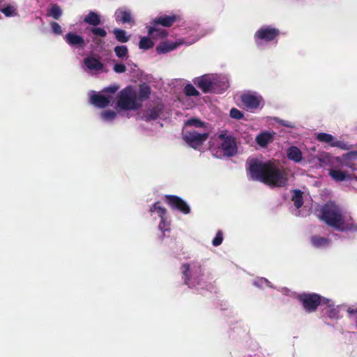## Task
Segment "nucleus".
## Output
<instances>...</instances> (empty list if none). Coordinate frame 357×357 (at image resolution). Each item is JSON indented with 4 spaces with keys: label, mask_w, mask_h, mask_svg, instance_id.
Here are the masks:
<instances>
[{
    "label": "nucleus",
    "mask_w": 357,
    "mask_h": 357,
    "mask_svg": "<svg viewBox=\"0 0 357 357\" xmlns=\"http://www.w3.org/2000/svg\"><path fill=\"white\" fill-rule=\"evenodd\" d=\"M248 176L250 179L261 181L271 186L282 187L288 181L287 173L280 169L271 161L259 158H250L246 163Z\"/></svg>",
    "instance_id": "nucleus-1"
},
{
    "label": "nucleus",
    "mask_w": 357,
    "mask_h": 357,
    "mask_svg": "<svg viewBox=\"0 0 357 357\" xmlns=\"http://www.w3.org/2000/svg\"><path fill=\"white\" fill-rule=\"evenodd\" d=\"M320 218L328 226L342 231H357V224L349 215L344 214L334 204H326L321 207Z\"/></svg>",
    "instance_id": "nucleus-2"
},
{
    "label": "nucleus",
    "mask_w": 357,
    "mask_h": 357,
    "mask_svg": "<svg viewBox=\"0 0 357 357\" xmlns=\"http://www.w3.org/2000/svg\"><path fill=\"white\" fill-rule=\"evenodd\" d=\"M193 126L196 128H204V131L200 132L195 130H185L183 133L185 142L193 149H199L208 139L210 128L197 119H191L185 123V128Z\"/></svg>",
    "instance_id": "nucleus-3"
},
{
    "label": "nucleus",
    "mask_w": 357,
    "mask_h": 357,
    "mask_svg": "<svg viewBox=\"0 0 357 357\" xmlns=\"http://www.w3.org/2000/svg\"><path fill=\"white\" fill-rule=\"evenodd\" d=\"M183 279L190 288L203 287L208 276L204 275L201 265L197 262H190L181 266Z\"/></svg>",
    "instance_id": "nucleus-4"
},
{
    "label": "nucleus",
    "mask_w": 357,
    "mask_h": 357,
    "mask_svg": "<svg viewBox=\"0 0 357 357\" xmlns=\"http://www.w3.org/2000/svg\"><path fill=\"white\" fill-rule=\"evenodd\" d=\"M118 89L116 86H111L104 89L101 92L92 91L89 93L90 102L100 108H104L113 104Z\"/></svg>",
    "instance_id": "nucleus-5"
},
{
    "label": "nucleus",
    "mask_w": 357,
    "mask_h": 357,
    "mask_svg": "<svg viewBox=\"0 0 357 357\" xmlns=\"http://www.w3.org/2000/svg\"><path fill=\"white\" fill-rule=\"evenodd\" d=\"M139 106L137 100L136 90L132 86H128L119 94L117 107L123 110H135Z\"/></svg>",
    "instance_id": "nucleus-6"
},
{
    "label": "nucleus",
    "mask_w": 357,
    "mask_h": 357,
    "mask_svg": "<svg viewBox=\"0 0 357 357\" xmlns=\"http://www.w3.org/2000/svg\"><path fill=\"white\" fill-rule=\"evenodd\" d=\"M151 216L154 219L160 218L158 229L165 236V232H169L171 222L168 217L166 208L160 202L154 203L149 208Z\"/></svg>",
    "instance_id": "nucleus-7"
},
{
    "label": "nucleus",
    "mask_w": 357,
    "mask_h": 357,
    "mask_svg": "<svg viewBox=\"0 0 357 357\" xmlns=\"http://www.w3.org/2000/svg\"><path fill=\"white\" fill-rule=\"evenodd\" d=\"M218 142L224 155L234 156L238 152L235 139L227 132H222L218 136Z\"/></svg>",
    "instance_id": "nucleus-8"
},
{
    "label": "nucleus",
    "mask_w": 357,
    "mask_h": 357,
    "mask_svg": "<svg viewBox=\"0 0 357 357\" xmlns=\"http://www.w3.org/2000/svg\"><path fill=\"white\" fill-rule=\"evenodd\" d=\"M303 308L308 312L314 311L319 305H328L331 306V300L322 298L316 294H303L299 296Z\"/></svg>",
    "instance_id": "nucleus-9"
},
{
    "label": "nucleus",
    "mask_w": 357,
    "mask_h": 357,
    "mask_svg": "<svg viewBox=\"0 0 357 357\" xmlns=\"http://www.w3.org/2000/svg\"><path fill=\"white\" fill-rule=\"evenodd\" d=\"M278 29L271 26H263L255 34V40L259 47H262L264 43L273 40L278 36Z\"/></svg>",
    "instance_id": "nucleus-10"
},
{
    "label": "nucleus",
    "mask_w": 357,
    "mask_h": 357,
    "mask_svg": "<svg viewBox=\"0 0 357 357\" xmlns=\"http://www.w3.org/2000/svg\"><path fill=\"white\" fill-rule=\"evenodd\" d=\"M215 78L214 74H205L204 75L195 77L192 82L196 85L203 93H213V81Z\"/></svg>",
    "instance_id": "nucleus-11"
},
{
    "label": "nucleus",
    "mask_w": 357,
    "mask_h": 357,
    "mask_svg": "<svg viewBox=\"0 0 357 357\" xmlns=\"http://www.w3.org/2000/svg\"><path fill=\"white\" fill-rule=\"evenodd\" d=\"M243 105L250 110L261 107L264 105L262 97L255 92H248L241 96Z\"/></svg>",
    "instance_id": "nucleus-12"
},
{
    "label": "nucleus",
    "mask_w": 357,
    "mask_h": 357,
    "mask_svg": "<svg viewBox=\"0 0 357 357\" xmlns=\"http://www.w3.org/2000/svg\"><path fill=\"white\" fill-rule=\"evenodd\" d=\"M84 70L85 72L96 75L106 72L104 65L97 59L93 56H88L84 60Z\"/></svg>",
    "instance_id": "nucleus-13"
},
{
    "label": "nucleus",
    "mask_w": 357,
    "mask_h": 357,
    "mask_svg": "<svg viewBox=\"0 0 357 357\" xmlns=\"http://www.w3.org/2000/svg\"><path fill=\"white\" fill-rule=\"evenodd\" d=\"M10 18L18 16V8L15 3L10 0H0V15ZM2 17V16H1Z\"/></svg>",
    "instance_id": "nucleus-14"
},
{
    "label": "nucleus",
    "mask_w": 357,
    "mask_h": 357,
    "mask_svg": "<svg viewBox=\"0 0 357 357\" xmlns=\"http://www.w3.org/2000/svg\"><path fill=\"white\" fill-rule=\"evenodd\" d=\"M197 40V38L190 40H179L176 42H163L157 46L156 51L158 54H165L171 51H173L181 45H191L195 43Z\"/></svg>",
    "instance_id": "nucleus-15"
},
{
    "label": "nucleus",
    "mask_w": 357,
    "mask_h": 357,
    "mask_svg": "<svg viewBox=\"0 0 357 357\" xmlns=\"http://www.w3.org/2000/svg\"><path fill=\"white\" fill-rule=\"evenodd\" d=\"M317 138L319 141L327 143L333 147H338L342 150H349L350 149L346 142L335 139L330 134L319 133Z\"/></svg>",
    "instance_id": "nucleus-16"
},
{
    "label": "nucleus",
    "mask_w": 357,
    "mask_h": 357,
    "mask_svg": "<svg viewBox=\"0 0 357 357\" xmlns=\"http://www.w3.org/2000/svg\"><path fill=\"white\" fill-rule=\"evenodd\" d=\"M165 199L168 204L174 209L178 210L184 214H188L190 211V206L183 200L176 196L167 195Z\"/></svg>",
    "instance_id": "nucleus-17"
},
{
    "label": "nucleus",
    "mask_w": 357,
    "mask_h": 357,
    "mask_svg": "<svg viewBox=\"0 0 357 357\" xmlns=\"http://www.w3.org/2000/svg\"><path fill=\"white\" fill-rule=\"evenodd\" d=\"M215 78L213 81V93H221L229 87V79L227 75L214 74Z\"/></svg>",
    "instance_id": "nucleus-18"
},
{
    "label": "nucleus",
    "mask_w": 357,
    "mask_h": 357,
    "mask_svg": "<svg viewBox=\"0 0 357 357\" xmlns=\"http://www.w3.org/2000/svg\"><path fill=\"white\" fill-rule=\"evenodd\" d=\"M64 39L69 45L73 47L83 48L85 45L83 37L75 33H67Z\"/></svg>",
    "instance_id": "nucleus-19"
},
{
    "label": "nucleus",
    "mask_w": 357,
    "mask_h": 357,
    "mask_svg": "<svg viewBox=\"0 0 357 357\" xmlns=\"http://www.w3.org/2000/svg\"><path fill=\"white\" fill-rule=\"evenodd\" d=\"M114 17L116 22L133 24L134 21L130 10L126 8H119L116 10Z\"/></svg>",
    "instance_id": "nucleus-20"
},
{
    "label": "nucleus",
    "mask_w": 357,
    "mask_h": 357,
    "mask_svg": "<svg viewBox=\"0 0 357 357\" xmlns=\"http://www.w3.org/2000/svg\"><path fill=\"white\" fill-rule=\"evenodd\" d=\"M148 33L151 37L157 40L164 38L167 36V31L154 22L152 26L148 27Z\"/></svg>",
    "instance_id": "nucleus-21"
},
{
    "label": "nucleus",
    "mask_w": 357,
    "mask_h": 357,
    "mask_svg": "<svg viewBox=\"0 0 357 357\" xmlns=\"http://www.w3.org/2000/svg\"><path fill=\"white\" fill-rule=\"evenodd\" d=\"M274 132H262L256 137V142L257 144L262 147H266L268 144L271 143L274 139Z\"/></svg>",
    "instance_id": "nucleus-22"
},
{
    "label": "nucleus",
    "mask_w": 357,
    "mask_h": 357,
    "mask_svg": "<svg viewBox=\"0 0 357 357\" xmlns=\"http://www.w3.org/2000/svg\"><path fill=\"white\" fill-rule=\"evenodd\" d=\"M287 156L289 160L299 163L303 160V153L296 146H292L287 149Z\"/></svg>",
    "instance_id": "nucleus-23"
},
{
    "label": "nucleus",
    "mask_w": 357,
    "mask_h": 357,
    "mask_svg": "<svg viewBox=\"0 0 357 357\" xmlns=\"http://www.w3.org/2000/svg\"><path fill=\"white\" fill-rule=\"evenodd\" d=\"M329 175L335 181H343L346 180H350L353 178L347 172L336 169H330Z\"/></svg>",
    "instance_id": "nucleus-24"
},
{
    "label": "nucleus",
    "mask_w": 357,
    "mask_h": 357,
    "mask_svg": "<svg viewBox=\"0 0 357 357\" xmlns=\"http://www.w3.org/2000/svg\"><path fill=\"white\" fill-rule=\"evenodd\" d=\"M162 109V105H158L154 108L147 109L142 118L146 121L154 120L160 116Z\"/></svg>",
    "instance_id": "nucleus-25"
},
{
    "label": "nucleus",
    "mask_w": 357,
    "mask_h": 357,
    "mask_svg": "<svg viewBox=\"0 0 357 357\" xmlns=\"http://www.w3.org/2000/svg\"><path fill=\"white\" fill-rule=\"evenodd\" d=\"M84 21L91 25L97 26L100 24V15L93 11H90L84 18Z\"/></svg>",
    "instance_id": "nucleus-26"
},
{
    "label": "nucleus",
    "mask_w": 357,
    "mask_h": 357,
    "mask_svg": "<svg viewBox=\"0 0 357 357\" xmlns=\"http://www.w3.org/2000/svg\"><path fill=\"white\" fill-rule=\"evenodd\" d=\"M175 15L163 16L154 20V22L162 26H170L176 21Z\"/></svg>",
    "instance_id": "nucleus-27"
},
{
    "label": "nucleus",
    "mask_w": 357,
    "mask_h": 357,
    "mask_svg": "<svg viewBox=\"0 0 357 357\" xmlns=\"http://www.w3.org/2000/svg\"><path fill=\"white\" fill-rule=\"evenodd\" d=\"M330 304H331V306H329L328 305H326V306L330 307V309L328 311V315L329 318H331L332 319H340L342 317L340 314L341 307L339 305L335 306L333 304V302L331 300Z\"/></svg>",
    "instance_id": "nucleus-28"
},
{
    "label": "nucleus",
    "mask_w": 357,
    "mask_h": 357,
    "mask_svg": "<svg viewBox=\"0 0 357 357\" xmlns=\"http://www.w3.org/2000/svg\"><path fill=\"white\" fill-rule=\"evenodd\" d=\"M116 56L121 60L126 61L128 58V50L126 45H118L114 47Z\"/></svg>",
    "instance_id": "nucleus-29"
},
{
    "label": "nucleus",
    "mask_w": 357,
    "mask_h": 357,
    "mask_svg": "<svg viewBox=\"0 0 357 357\" xmlns=\"http://www.w3.org/2000/svg\"><path fill=\"white\" fill-rule=\"evenodd\" d=\"M113 33L116 39L120 43H126L130 39V36L127 35L124 30L120 29H114Z\"/></svg>",
    "instance_id": "nucleus-30"
},
{
    "label": "nucleus",
    "mask_w": 357,
    "mask_h": 357,
    "mask_svg": "<svg viewBox=\"0 0 357 357\" xmlns=\"http://www.w3.org/2000/svg\"><path fill=\"white\" fill-rule=\"evenodd\" d=\"M311 241L312 245L318 248H325L329 245V241L322 237L313 236Z\"/></svg>",
    "instance_id": "nucleus-31"
},
{
    "label": "nucleus",
    "mask_w": 357,
    "mask_h": 357,
    "mask_svg": "<svg viewBox=\"0 0 357 357\" xmlns=\"http://www.w3.org/2000/svg\"><path fill=\"white\" fill-rule=\"evenodd\" d=\"M154 45L153 42L152 40L149 37H142L141 38L139 43V47L141 50H149L153 47Z\"/></svg>",
    "instance_id": "nucleus-32"
},
{
    "label": "nucleus",
    "mask_w": 357,
    "mask_h": 357,
    "mask_svg": "<svg viewBox=\"0 0 357 357\" xmlns=\"http://www.w3.org/2000/svg\"><path fill=\"white\" fill-rule=\"evenodd\" d=\"M151 93L150 87L146 84H143L140 86L139 92V99L142 101L147 99Z\"/></svg>",
    "instance_id": "nucleus-33"
},
{
    "label": "nucleus",
    "mask_w": 357,
    "mask_h": 357,
    "mask_svg": "<svg viewBox=\"0 0 357 357\" xmlns=\"http://www.w3.org/2000/svg\"><path fill=\"white\" fill-rule=\"evenodd\" d=\"M48 15L55 20H58L62 15L61 8L57 5H53L47 12Z\"/></svg>",
    "instance_id": "nucleus-34"
},
{
    "label": "nucleus",
    "mask_w": 357,
    "mask_h": 357,
    "mask_svg": "<svg viewBox=\"0 0 357 357\" xmlns=\"http://www.w3.org/2000/svg\"><path fill=\"white\" fill-rule=\"evenodd\" d=\"M293 201L294 206L299 208L303 205V197H302V192L300 190H294L293 192Z\"/></svg>",
    "instance_id": "nucleus-35"
},
{
    "label": "nucleus",
    "mask_w": 357,
    "mask_h": 357,
    "mask_svg": "<svg viewBox=\"0 0 357 357\" xmlns=\"http://www.w3.org/2000/svg\"><path fill=\"white\" fill-rule=\"evenodd\" d=\"M116 116V113L114 111H104L101 112L100 117L103 121L105 122H111L112 121Z\"/></svg>",
    "instance_id": "nucleus-36"
},
{
    "label": "nucleus",
    "mask_w": 357,
    "mask_h": 357,
    "mask_svg": "<svg viewBox=\"0 0 357 357\" xmlns=\"http://www.w3.org/2000/svg\"><path fill=\"white\" fill-rule=\"evenodd\" d=\"M184 93L188 96H199V91L192 84H187L184 88Z\"/></svg>",
    "instance_id": "nucleus-37"
},
{
    "label": "nucleus",
    "mask_w": 357,
    "mask_h": 357,
    "mask_svg": "<svg viewBox=\"0 0 357 357\" xmlns=\"http://www.w3.org/2000/svg\"><path fill=\"white\" fill-rule=\"evenodd\" d=\"M222 241H223L222 232L221 231H218L215 235V237L213 240V242H212L213 245L217 247V246L221 245V243H222Z\"/></svg>",
    "instance_id": "nucleus-38"
},
{
    "label": "nucleus",
    "mask_w": 357,
    "mask_h": 357,
    "mask_svg": "<svg viewBox=\"0 0 357 357\" xmlns=\"http://www.w3.org/2000/svg\"><path fill=\"white\" fill-rule=\"evenodd\" d=\"M254 285L259 287H264L269 286V282L264 278H260L255 280L253 282Z\"/></svg>",
    "instance_id": "nucleus-39"
},
{
    "label": "nucleus",
    "mask_w": 357,
    "mask_h": 357,
    "mask_svg": "<svg viewBox=\"0 0 357 357\" xmlns=\"http://www.w3.org/2000/svg\"><path fill=\"white\" fill-rule=\"evenodd\" d=\"M230 116L235 119H241L243 117V114L238 109L232 108L230 110Z\"/></svg>",
    "instance_id": "nucleus-40"
},
{
    "label": "nucleus",
    "mask_w": 357,
    "mask_h": 357,
    "mask_svg": "<svg viewBox=\"0 0 357 357\" xmlns=\"http://www.w3.org/2000/svg\"><path fill=\"white\" fill-rule=\"evenodd\" d=\"M91 32L96 36L105 37L107 35L106 31L103 28L95 27L91 29Z\"/></svg>",
    "instance_id": "nucleus-41"
},
{
    "label": "nucleus",
    "mask_w": 357,
    "mask_h": 357,
    "mask_svg": "<svg viewBox=\"0 0 357 357\" xmlns=\"http://www.w3.org/2000/svg\"><path fill=\"white\" fill-rule=\"evenodd\" d=\"M51 27L54 33L60 35L62 33L61 26L56 22H54L51 23Z\"/></svg>",
    "instance_id": "nucleus-42"
},
{
    "label": "nucleus",
    "mask_w": 357,
    "mask_h": 357,
    "mask_svg": "<svg viewBox=\"0 0 357 357\" xmlns=\"http://www.w3.org/2000/svg\"><path fill=\"white\" fill-rule=\"evenodd\" d=\"M126 70V68L124 64L122 63H116L114 66V70L117 73H124Z\"/></svg>",
    "instance_id": "nucleus-43"
},
{
    "label": "nucleus",
    "mask_w": 357,
    "mask_h": 357,
    "mask_svg": "<svg viewBox=\"0 0 357 357\" xmlns=\"http://www.w3.org/2000/svg\"><path fill=\"white\" fill-rule=\"evenodd\" d=\"M348 313L350 314L351 317H354L356 319V326L357 328V308L354 309L353 307H349L347 310Z\"/></svg>",
    "instance_id": "nucleus-44"
},
{
    "label": "nucleus",
    "mask_w": 357,
    "mask_h": 357,
    "mask_svg": "<svg viewBox=\"0 0 357 357\" xmlns=\"http://www.w3.org/2000/svg\"><path fill=\"white\" fill-rule=\"evenodd\" d=\"M343 158L347 159H356L357 158V151H351L343 155Z\"/></svg>",
    "instance_id": "nucleus-45"
},
{
    "label": "nucleus",
    "mask_w": 357,
    "mask_h": 357,
    "mask_svg": "<svg viewBox=\"0 0 357 357\" xmlns=\"http://www.w3.org/2000/svg\"><path fill=\"white\" fill-rule=\"evenodd\" d=\"M282 291L284 292V294H287V292L289 291L287 289L284 288V289H282Z\"/></svg>",
    "instance_id": "nucleus-46"
}]
</instances>
